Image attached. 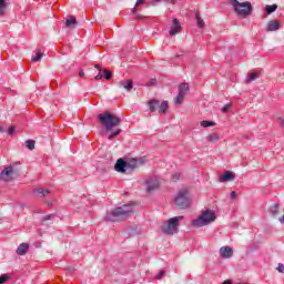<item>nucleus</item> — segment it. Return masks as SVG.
Here are the masks:
<instances>
[{"mask_svg":"<svg viewBox=\"0 0 284 284\" xmlns=\"http://www.w3.org/2000/svg\"><path fill=\"white\" fill-rule=\"evenodd\" d=\"M98 119L99 121H101L102 125H104L109 141H114V139H116V136L121 134L122 132L121 129L114 130V128L121 125V118L114 115L113 113L105 112V113H100L98 115Z\"/></svg>","mask_w":284,"mask_h":284,"instance_id":"obj_1","label":"nucleus"},{"mask_svg":"<svg viewBox=\"0 0 284 284\" xmlns=\"http://www.w3.org/2000/svg\"><path fill=\"white\" fill-rule=\"evenodd\" d=\"M131 214H134V206H132V204H124L123 206H118L114 210L108 212L104 216V221L116 223L119 221H125V219H130Z\"/></svg>","mask_w":284,"mask_h":284,"instance_id":"obj_2","label":"nucleus"},{"mask_svg":"<svg viewBox=\"0 0 284 284\" xmlns=\"http://www.w3.org/2000/svg\"><path fill=\"white\" fill-rule=\"evenodd\" d=\"M231 6L234 9V12L239 17H243L244 19H247L250 14H252V3L251 2H240L239 0H230Z\"/></svg>","mask_w":284,"mask_h":284,"instance_id":"obj_3","label":"nucleus"},{"mask_svg":"<svg viewBox=\"0 0 284 284\" xmlns=\"http://www.w3.org/2000/svg\"><path fill=\"white\" fill-rule=\"evenodd\" d=\"M215 221L216 213L212 210H206L196 220H193V227H205V225H210V223H214Z\"/></svg>","mask_w":284,"mask_h":284,"instance_id":"obj_4","label":"nucleus"},{"mask_svg":"<svg viewBox=\"0 0 284 284\" xmlns=\"http://www.w3.org/2000/svg\"><path fill=\"white\" fill-rule=\"evenodd\" d=\"M183 215L171 217L168 223H164L162 225V232L164 234H168L169 236H172L173 234H176L179 232V223L183 221Z\"/></svg>","mask_w":284,"mask_h":284,"instance_id":"obj_5","label":"nucleus"},{"mask_svg":"<svg viewBox=\"0 0 284 284\" xmlns=\"http://www.w3.org/2000/svg\"><path fill=\"white\" fill-rule=\"evenodd\" d=\"M17 165H21V163L16 162L9 166H6L0 173V181H4L6 183H9V181H14V179L19 176V171L16 169Z\"/></svg>","mask_w":284,"mask_h":284,"instance_id":"obj_6","label":"nucleus"},{"mask_svg":"<svg viewBox=\"0 0 284 284\" xmlns=\"http://www.w3.org/2000/svg\"><path fill=\"white\" fill-rule=\"evenodd\" d=\"M175 205L180 207V210H186V207H190V196L187 191H180L178 195L175 196Z\"/></svg>","mask_w":284,"mask_h":284,"instance_id":"obj_7","label":"nucleus"},{"mask_svg":"<svg viewBox=\"0 0 284 284\" xmlns=\"http://www.w3.org/2000/svg\"><path fill=\"white\" fill-rule=\"evenodd\" d=\"M168 101L160 102L159 100H150L149 108L151 112H159V114H165L168 111Z\"/></svg>","mask_w":284,"mask_h":284,"instance_id":"obj_8","label":"nucleus"},{"mask_svg":"<svg viewBox=\"0 0 284 284\" xmlns=\"http://www.w3.org/2000/svg\"><path fill=\"white\" fill-rule=\"evenodd\" d=\"M145 185L148 192H154V190L159 189V179L156 176H150L145 180Z\"/></svg>","mask_w":284,"mask_h":284,"instance_id":"obj_9","label":"nucleus"},{"mask_svg":"<svg viewBox=\"0 0 284 284\" xmlns=\"http://www.w3.org/2000/svg\"><path fill=\"white\" fill-rule=\"evenodd\" d=\"M181 30H182L181 22H179V19L174 18L172 21L171 29L169 31L170 37H174L176 34H179V32H181Z\"/></svg>","mask_w":284,"mask_h":284,"instance_id":"obj_10","label":"nucleus"},{"mask_svg":"<svg viewBox=\"0 0 284 284\" xmlns=\"http://www.w3.org/2000/svg\"><path fill=\"white\" fill-rule=\"evenodd\" d=\"M143 163H145V160L143 158L133 159V160L126 162L128 170H130L132 172V171L136 170V168H139V165H143Z\"/></svg>","mask_w":284,"mask_h":284,"instance_id":"obj_11","label":"nucleus"},{"mask_svg":"<svg viewBox=\"0 0 284 284\" xmlns=\"http://www.w3.org/2000/svg\"><path fill=\"white\" fill-rule=\"evenodd\" d=\"M115 172H120V174H124V172H128V162L123 159H119L114 165Z\"/></svg>","mask_w":284,"mask_h":284,"instance_id":"obj_12","label":"nucleus"},{"mask_svg":"<svg viewBox=\"0 0 284 284\" xmlns=\"http://www.w3.org/2000/svg\"><path fill=\"white\" fill-rule=\"evenodd\" d=\"M220 256L221 258H232L234 256V250L230 246H222L220 248Z\"/></svg>","mask_w":284,"mask_h":284,"instance_id":"obj_13","label":"nucleus"},{"mask_svg":"<svg viewBox=\"0 0 284 284\" xmlns=\"http://www.w3.org/2000/svg\"><path fill=\"white\" fill-rule=\"evenodd\" d=\"M118 88H123L126 92H130L134 88V82L132 80H122L118 82Z\"/></svg>","mask_w":284,"mask_h":284,"instance_id":"obj_14","label":"nucleus"},{"mask_svg":"<svg viewBox=\"0 0 284 284\" xmlns=\"http://www.w3.org/2000/svg\"><path fill=\"white\" fill-rule=\"evenodd\" d=\"M281 28L278 20H271L266 26V32H276Z\"/></svg>","mask_w":284,"mask_h":284,"instance_id":"obj_15","label":"nucleus"},{"mask_svg":"<svg viewBox=\"0 0 284 284\" xmlns=\"http://www.w3.org/2000/svg\"><path fill=\"white\" fill-rule=\"evenodd\" d=\"M28 250H30V244L28 243H21L16 253L18 254V256H26V254H28Z\"/></svg>","mask_w":284,"mask_h":284,"instance_id":"obj_16","label":"nucleus"},{"mask_svg":"<svg viewBox=\"0 0 284 284\" xmlns=\"http://www.w3.org/2000/svg\"><path fill=\"white\" fill-rule=\"evenodd\" d=\"M236 175L232 171H226L223 175L220 176L221 183H227V181H234Z\"/></svg>","mask_w":284,"mask_h":284,"instance_id":"obj_17","label":"nucleus"},{"mask_svg":"<svg viewBox=\"0 0 284 284\" xmlns=\"http://www.w3.org/2000/svg\"><path fill=\"white\" fill-rule=\"evenodd\" d=\"M77 26H78L77 18H74V16H70L65 21V28H68L69 30H74Z\"/></svg>","mask_w":284,"mask_h":284,"instance_id":"obj_18","label":"nucleus"},{"mask_svg":"<svg viewBox=\"0 0 284 284\" xmlns=\"http://www.w3.org/2000/svg\"><path fill=\"white\" fill-rule=\"evenodd\" d=\"M34 194L39 196L40 199H45L50 194V190L48 189H36Z\"/></svg>","mask_w":284,"mask_h":284,"instance_id":"obj_19","label":"nucleus"},{"mask_svg":"<svg viewBox=\"0 0 284 284\" xmlns=\"http://www.w3.org/2000/svg\"><path fill=\"white\" fill-rule=\"evenodd\" d=\"M189 91H190V84H187V83H181V84L179 85V94H182L183 97H185Z\"/></svg>","mask_w":284,"mask_h":284,"instance_id":"obj_20","label":"nucleus"},{"mask_svg":"<svg viewBox=\"0 0 284 284\" xmlns=\"http://www.w3.org/2000/svg\"><path fill=\"white\" fill-rule=\"evenodd\" d=\"M280 207H281V204L275 203L273 206H271L270 214L273 216H277Z\"/></svg>","mask_w":284,"mask_h":284,"instance_id":"obj_21","label":"nucleus"},{"mask_svg":"<svg viewBox=\"0 0 284 284\" xmlns=\"http://www.w3.org/2000/svg\"><path fill=\"white\" fill-rule=\"evenodd\" d=\"M201 128H214V125H216V122L214 121H209V120H203L200 123Z\"/></svg>","mask_w":284,"mask_h":284,"instance_id":"obj_22","label":"nucleus"},{"mask_svg":"<svg viewBox=\"0 0 284 284\" xmlns=\"http://www.w3.org/2000/svg\"><path fill=\"white\" fill-rule=\"evenodd\" d=\"M195 21H196V26L200 28H204L205 27V21H203L201 19V13H195Z\"/></svg>","mask_w":284,"mask_h":284,"instance_id":"obj_23","label":"nucleus"},{"mask_svg":"<svg viewBox=\"0 0 284 284\" xmlns=\"http://www.w3.org/2000/svg\"><path fill=\"white\" fill-rule=\"evenodd\" d=\"M276 10H278L277 4H271L265 7V11L267 12V14H272V12H276Z\"/></svg>","mask_w":284,"mask_h":284,"instance_id":"obj_24","label":"nucleus"},{"mask_svg":"<svg viewBox=\"0 0 284 284\" xmlns=\"http://www.w3.org/2000/svg\"><path fill=\"white\" fill-rule=\"evenodd\" d=\"M42 58H43V52L38 51V52L36 53V55H32L31 61H32L33 63H37V61H41Z\"/></svg>","mask_w":284,"mask_h":284,"instance_id":"obj_25","label":"nucleus"},{"mask_svg":"<svg viewBox=\"0 0 284 284\" xmlns=\"http://www.w3.org/2000/svg\"><path fill=\"white\" fill-rule=\"evenodd\" d=\"M219 135L216 134V133H212V134H210L209 136H207V141L210 142V143H216V141H219Z\"/></svg>","mask_w":284,"mask_h":284,"instance_id":"obj_26","label":"nucleus"},{"mask_svg":"<svg viewBox=\"0 0 284 284\" xmlns=\"http://www.w3.org/2000/svg\"><path fill=\"white\" fill-rule=\"evenodd\" d=\"M256 79H258V73H250L246 79V82L252 83V81H256Z\"/></svg>","mask_w":284,"mask_h":284,"instance_id":"obj_27","label":"nucleus"},{"mask_svg":"<svg viewBox=\"0 0 284 284\" xmlns=\"http://www.w3.org/2000/svg\"><path fill=\"white\" fill-rule=\"evenodd\" d=\"M26 145L28 150H34V145H37V142L34 140H28L26 141Z\"/></svg>","mask_w":284,"mask_h":284,"instance_id":"obj_28","label":"nucleus"},{"mask_svg":"<svg viewBox=\"0 0 284 284\" xmlns=\"http://www.w3.org/2000/svg\"><path fill=\"white\" fill-rule=\"evenodd\" d=\"M183 99H185V95L178 93V97L175 98V105H181L183 103Z\"/></svg>","mask_w":284,"mask_h":284,"instance_id":"obj_29","label":"nucleus"},{"mask_svg":"<svg viewBox=\"0 0 284 284\" xmlns=\"http://www.w3.org/2000/svg\"><path fill=\"white\" fill-rule=\"evenodd\" d=\"M55 214H48L44 217H42V222L45 223V221H54Z\"/></svg>","mask_w":284,"mask_h":284,"instance_id":"obj_30","label":"nucleus"},{"mask_svg":"<svg viewBox=\"0 0 284 284\" xmlns=\"http://www.w3.org/2000/svg\"><path fill=\"white\" fill-rule=\"evenodd\" d=\"M145 0H136L135 2V7L132 9V13L136 14V8H139V6H141V3H143Z\"/></svg>","mask_w":284,"mask_h":284,"instance_id":"obj_31","label":"nucleus"},{"mask_svg":"<svg viewBox=\"0 0 284 284\" xmlns=\"http://www.w3.org/2000/svg\"><path fill=\"white\" fill-rule=\"evenodd\" d=\"M164 276H165V271H160V272L155 275V280H156V281H161Z\"/></svg>","mask_w":284,"mask_h":284,"instance_id":"obj_32","label":"nucleus"},{"mask_svg":"<svg viewBox=\"0 0 284 284\" xmlns=\"http://www.w3.org/2000/svg\"><path fill=\"white\" fill-rule=\"evenodd\" d=\"M3 10H6V0H0V16L3 14Z\"/></svg>","mask_w":284,"mask_h":284,"instance_id":"obj_33","label":"nucleus"},{"mask_svg":"<svg viewBox=\"0 0 284 284\" xmlns=\"http://www.w3.org/2000/svg\"><path fill=\"white\" fill-rule=\"evenodd\" d=\"M17 132V128L14 125H11L8 130L9 136H12Z\"/></svg>","mask_w":284,"mask_h":284,"instance_id":"obj_34","label":"nucleus"},{"mask_svg":"<svg viewBox=\"0 0 284 284\" xmlns=\"http://www.w3.org/2000/svg\"><path fill=\"white\" fill-rule=\"evenodd\" d=\"M104 79H106V81H110V79H112V73H110L109 70H104Z\"/></svg>","mask_w":284,"mask_h":284,"instance_id":"obj_35","label":"nucleus"},{"mask_svg":"<svg viewBox=\"0 0 284 284\" xmlns=\"http://www.w3.org/2000/svg\"><path fill=\"white\" fill-rule=\"evenodd\" d=\"M230 108H232V104L227 103L222 108V112H230Z\"/></svg>","mask_w":284,"mask_h":284,"instance_id":"obj_36","label":"nucleus"},{"mask_svg":"<svg viewBox=\"0 0 284 284\" xmlns=\"http://www.w3.org/2000/svg\"><path fill=\"white\" fill-rule=\"evenodd\" d=\"M8 275H1L0 276V284H3V283H6L7 281H8Z\"/></svg>","mask_w":284,"mask_h":284,"instance_id":"obj_37","label":"nucleus"},{"mask_svg":"<svg viewBox=\"0 0 284 284\" xmlns=\"http://www.w3.org/2000/svg\"><path fill=\"white\" fill-rule=\"evenodd\" d=\"M277 272H280L281 274H284V265L283 264H278Z\"/></svg>","mask_w":284,"mask_h":284,"instance_id":"obj_38","label":"nucleus"},{"mask_svg":"<svg viewBox=\"0 0 284 284\" xmlns=\"http://www.w3.org/2000/svg\"><path fill=\"white\" fill-rule=\"evenodd\" d=\"M278 125H281V128H284V119L283 118H278Z\"/></svg>","mask_w":284,"mask_h":284,"instance_id":"obj_39","label":"nucleus"},{"mask_svg":"<svg viewBox=\"0 0 284 284\" xmlns=\"http://www.w3.org/2000/svg\"><path fill=\"white\" fill-rule=\"evenodd\" d=\"M101 79H103V74L100 72L95 75V81H101Z\"/></svg>","mask_w":284,"mask_h":284,"instance_id":"obj_40","label":"nucleus"},{"mask_svg":"<svg viewBox=\"0 0 284 284\" xmlns=\"http://www.w3.org/2000/svg\"><path fill=\"white\" fill-rule=\"evenodd\" d=\"M231 199H233V200H236V199H239V195L236 194V192H231Z\"/></svg>","mask_w":284,"mask_h":284,"instance_id":"obj_41","label":"nucleus"},{"mask_svg":"<svg viewBox=\"0 0 284 284\" xmlns=\"http://www.w3.org/2000/svg\"><path fill=\"white\" fill-rule=\"evenodd\" d=\"M180 178H181V174H179V173H176V174L173 175V179H174L175 181H179Z\"/></svg>","mask_w":284,"mask_h":284,"instance_id":"obj_42","label":"nucleus"},{"mask_svg":"<svg viewBox=\"0 0 284 284\" xmlns=\"http://www.w3.org/2000/svg\"><path fill=\"white\" fill-rule=\"evenodd\" d=\"M79 77H85V72H84L83 70H81V71L79 72Z\"/></svg>","mask_w":284,"mask_h":284,"instance_id":"obj_43","label":"nucleus"},{"mask_svg":"<svg viewBox=\"0 0 284 284\" xmlns=\"http://www.w3.org/2000/svg\"><path fill=\"white\" fill-rule=\"evenodd\" d=\"M95 69L99 70L100 72L101 70H103L100 64H95Z\"/></svg>","mask_w":284,"mask_h":284,"instance_id":"obj_44","label":"nucleus"},{"mask_svg":"<svg viewBox=\"0 0 284 284\" xmlns=\"http://www.w3.org/2000/svg\"><path fill=\"white\" fill-rule=\"evenodd\" d=\"M153 3H161L163 0H151Z\"/></svg>","mask_w":284,"mask_h":284,"instance_id":"obj_45","label":"nucleus"},{"mask_svg":"<svg viewBox=\"0 0 284 284\" xmlns=\"http://www.w3.org/2000/svg\"><path fill=\"white\" fill-rule=\"evenodd\" d=\"M0 132H6V129L3 126H0Z\"/></svg>","mask_w":284,"mask_h":284,"instance_id":"obj_46","label":"nucleus"},{"mask_svg":"<svg viewBox=\"0 0 284 284\" xmlns=\"http://www.w3.org/2000/svg\"><path fill=\"white\" fill-rule=\"evenodd\" d=\"M151 83L154 85V83H156V79H153Z\"/></svg>","mask_w":284,"mask_h":284,"instance_id":"obj_47","label":"nucleus"},{"mask_svg":"<svg viewBox=\"0 0 284 284\" xmlns=\"http://www.w3.org/2000/svg\"><path fill=\"white\" fill-rule=\"evenodd\" d=\"M48 205H49V207H52L53 204H52V202H48Z\"/></svg>","mask_w":284,"mask_h":284,"instance_id":"obj_48","label":"nucleus"},{"mask_svg":"<svg viewBox=\"0 0 284 284\" xmlns=\"http://www.w3.org/2000/svg\"><path fill=\"white\" fill-rule=\"evenodd\" d=\"M223 284H230V282L225 281V282H223Z\"/></svg>","mask_w":284,"mask_h":284,"instance_id":"obj_49","label":"nucleus"},{"mask_svg":"<svg viewBox=\"0 0 284 284\" xmlns=\"http://www.w3.org/2000/svg\"><path fill=\"white\" fill-rule=\"evenodd\" d=\"M136 19L139 20V19H141V18L138 17Z\"/></svg>","mask_w":284,"mask_h":284,"instance_id":"obj_50","label":"nucleus"}]
</instances>
